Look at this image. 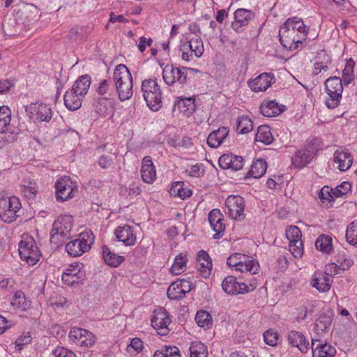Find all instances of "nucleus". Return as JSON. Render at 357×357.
Instances as JSON below:
<instances>
[{"label":"nucleus","instance_id":"nucleus-1","mask_svg":"<svg viewBox=\"0 0 357 357\" xmlns=\"http://www.w3.org/2000/svg\"><path fill=\"white\" fill-rule=\"evenodd\" d=\"M307 29L301 18H288L279 30L280 42L286 49L296 50L305 41Z\"/></svg>","mask_w":357,"mask_h":357},{"label":"nucleus","instance_id":"nucleus-2","mask_svg":"<svg viewBox=\"0 0 357 357\" xmlns=\"http://www.w3.org/2000/svg\"><path fill=\"white\" fill-rule=\"evenodd\" d=\"M113 79L116 91L121 101L128 100L132 96V77L128 68L123 64L116 66Z\"/></svg>","mask_w":357,"mask_h":357},{"label":"nucleus","instance_id":"nucleus-3","mask_svg":"<svg viewBox=\"0 0 357 357\" xmlns=\"http://www.w3.org/2000/svg\"><path fill=\"white\" fill-rule=\"evenodd\" d=\"M141 89L147 106L153 111H158L162 107V93L157 79L144 80Z\"/></svg>","mask_w":357,"mask_h":357},{"label":"nucleus","instance_id":"nucleus-4","mask_svg":"<svg viewBox=\"0 0 357 357\" xmlns=\"http://www.w3.org/2000/svg\"><path fill=\"white\" fill-rule=\"evenodd\" d=\"M18 250L21 259L31 266L35 265L41 257L40 250L34 238L28 234L22 236L19 243Z\"/></svg>","mask_w":357,"mask_h":357},{"label":"nucleus","instance_id":"nucleus-5","mask_svg":"<svg viewBox=\"0 0 357 357\" xmlns=\"http://www.w3.org/2000/svg\"><path fill=\"white\" fill-rule=\"evenodd\" d=\"M320 145L321 140L318 138L307 141L303 147L296 151L292 158L295 167L302 168L310 163L318 152Z\"/></svg>","mask_w":357,"mask_h":357},{"label":"nucleus","instance_id":"nucleus-6","mask_svg":"<svg viewBox=\"0 0 357 357\" xmlns=\"http://www.w3.org/2000/svg\"><path fill=\"white\" fill-rule=\"evenodd\" d=\"M94 241V236L91 231L82 232L79 237L66 245V250L69 255L75 257L88 252Z\"/></svg>","mask_w":357,"mask_h":357},{"label":"nucleus","instance_id":"nucleus-7","mask_svg":"<svg viewBox=\"0 0 357 357\" xmlns=\"http://www.w3.org/2000/svg\"><path fill=\"white\" fill-rule=\"evenodd\" d=\"M343 84L342 79L336 76L326 80L324 85L328 98L325 102L328 108L334 109L339 105L343 91Z\"/></svg>","mask_w":357,"mask_h":357},{"label":"nucleus","instance_id":"nucleus-8","mask_svg":"<svg viewBox=\"0 0 357 357\" xmlns=\"http://www.w3.org/2000/svg\"><path fill=\"white\" fill-rule=\"evenodd\" d=\"M18 197L13 196L0 199V218L5 222L10 223L15 220L17 213L21 208Z\"/></svg>","mask_w":357,"mask_h":357},{"label":"nucleus","instance_id":"nucleus-9","mask_svg":"<svg viewBox=\"0 0 357 357\" xmlns=\"http://www.w3.org/2000/svg\"><path fill=\"white\" fill-rule=\"evenodd\" d=\"M73 218L70 215H60L54 222L51 239L58 238L59 236L66 238L70 234L73 227Z\"/></svg>","mask_w":357,"mask_h":357},{"label":"nucleus","instance_id":"nucleus-10","mask_svg":"<svg viewBox=\"0 0 357 357\" xmlns=\"http://www.w3.org/2000/svg\"><path fill=\"white\" fill-rule=\"evenodd\" d=\"M55 190L57 201L64 202L75 196L74 192L77 191V188L68 176H64L57 180Z\"/></svg>","mask_w":357,"mask_h":357},{"label":"nucleus","instance_id":"nucleus-11","mask_svg":"<svg viewBox=\"0 0 357 357\" xmlns=\"http://www.w3.org/2000/svg\"><path fill=\"white\" fill-rule=\"evenodd\" d=\"M225 207L229 217L236 220H242L245 215L244 213L245 202L242 197L238 195L229 196L225 201Z\"/></svg>","mask_w":357,"mask_h":357},{"label":"nucleus","instance_id":"nucleus-12","mask_svg":"<svg viewBox=\"0 0 357 357\" xmlns=\"http://www.w3.org/2000/svg\"><path fill=\"white\" fill-rule=\"evenodd\" d=\"M162 77L167 85L176 82L183 84L187 81L185 67L176 68L173 65H166L162 71Z\"/></svg>","mask_w":357,"mask_h":357},{"label":"nucleus","instance_id":"nucleus-13","mask_svg":"<svg viewBox=\"0 0 357 357\" xmlns=\"http://www.w3.org/2000/svg\"><path fill=\"white\" fill-rule=\"evenodd\" d=\"M68 337L76 344L86 347H91L96 341V337L91 331L81 328L70 329Z\"/></svg>","mask_w":357,"mask_h":357},{"label":"nucleus","instance_id":"nucleus-14","mask_svg":"<svg viewBox=\"0 0 357 357\" xmlns=\"http://www.w3.org/2000/svg\"><path fill=\"white\" fill-rule=\"evenodd\" d=\"M171 321L172 320L167 310L164 307H160L153 312V316L151 319V326L158 331L159 335H165L169 333L168 326Z\"/></svg>","mask_w":357,"mask_h":357},{"label":"nucleus","instance_id":"nucleus-15","mask_svg":"<svg viewBox=\"0 0 357 357\" xmlns=\"http://www.w3.org/2000/svg\"><path fill=\"white\" fill-rule=\"evenodd\" d=\"M224 291L231 295L248 293L253 289L243 282H239L234 276L226 277L222 283Z\"/></svg>","mask_w":357,"mask_h":357},{"label":"nucleus","instance_id":"nucleus-16","mask_svg":"<svg viewBox=\"0 0 357 357\" xmlns=\"http://www.w3.org/2000/svg\"><path fill=\"white\" fill-rule=\"evenodd\" d=\"M234 21L231 23V28L236 33H241L244 30V27L253 18L254 15L251 10L238 8L234 12Z\"/></svg>","mask_w":357,"mask_h":357},{"label":"nucleus","instance_id":"nucleus-17","mask_svg":"<svg viewBox=\"0 0 357 357\" xmlns=\"http://www.w3.org/2000/svg\"><path fill=\"white\" fill-rule=\"evenodd\" d=\"M275 81L273 74L264 73L253 80L248 82L250 89L255 92L264 91Z\"/></svg>","mask_w":357,"mask_h":357},{"label":"nucleus","instance_id":"nucleus-18","mask_svg":"<svg viewBox=\"0 0 357 357\" xmlns=\"http://www.w3.org/2000/svg\"><path fill=\"white\" fill-rule=\"evenodd\" d=\"M223 215L218 209H213L208 214V221L213 230L215 232L213 238H220L225 229V225L223 222Z\"/></svg>","mask_w":357,"mask_h":357},{"label":"nucleus","instance_id":"nucleus-19","mask_svg":"<svg viewBox=\"0 0 357 357\" xmlns=\"http://www.w3.org/2000/svg\"><path fill=\"white\" fill-rule=\"evenodd\" d=\"M218 163L222 169H231L234 171L241 169L244 165L243 158L241 156L232 153L222 155L219 158Z\"/></svg>","mask_w":357,"mask_h":357},{"label":"nucleus","instance_id":"nucleus-20","mask_svg":"<svg viewBox=\"0 0 357 357\" xmlns=\"http://www.w3.org/2000/svg\"><path fill=\"white\" fill-rule=\"evenodd\" d=\"M310 348L313 357H332L336 354L334 347L328 343H323L318 340H312Z\"/></svg>","mask_w":357,"mask_h":357},{"label":"nucleus","instance_id":"nucleus-21","mask_svg":"<svg viewBox=\"0 0 357 357\" xmlns=\"http://www.w3.org/2000/svg\"><path fill=\"white\" fill-rule=\"evenodd\" d=\"M287 340L291 346L298 348L303 353H306L310 349L308 340L301 332L290 331L287 335Z\"/></svg>","mask_w":357,"mask_h":357},{"label":"nucleus","instance_id":"nucleus-22","mask_svg":"<svg viewBox=\"0 0 357 357\" xmlns=\"http://www.w3.org/2000/svg\"><path fill=\"white\" fill-rule=\"evenodd\" d=\"M197 267L203 278H207L210 276L212 271V261L206 252L201 250L198 252Z\"/></svg>","mask_w":357,"mask_h":357},{"label":"nucleus","instance_id":"nucleus-23","mask_svg":"<svg viewBox=\"0 0 357 357\" xmlns=\"http://www.w3.org/2000/svg\"><path fill=\"white\" fill-rule=\"evenodd\" d=\"M141 176L145 183H152L155 181L156 172L151 156H145L142 160Z\"/></svg>","mask_w":357,"mask_h":357},{"label":"nucleus","instance_id":"nucleus-24","mask_svg":"<svg viewBox=\"0 0 357 357\" xmlns=\"http://www.w3.org/2000/svg\"><path fill=\"white\" fill-rule=\"evenodd\" d=\"M311 284L318 291L326 292L331 288V280L328 273L315 272L312 276Z\"/></svg>","mask_w":357,"mask_h":357},{"label":"nucleus","instance_id":"nucleus-25","mask_svg":"<svg viewBox=\"0 0 357 357\" xmlns=\"http://www.w3.org/2000/svg\"><path fill=\"white\" fill-rule=\"evenodd\" d=\"M334 162L338 164V169L344 172L352 165L353 158L348 151L342 149H337L333 155Z\"/></svg>","mask_w":357,"mask_h":357},{"label":"nucleus","instance_id":"nucleus-26","mask_svg":"<svg viewBox=\"0 0 357 357\" xmlns=\"http://www.w3.org/2000/svg\"><path fill=\"white\" fill-rule=\"evenodd\" d=\"M115 234L118 241L123 242L127 246L132 245L135 243L136 237L133 234L132 227L128 225L119 227L115 231Z\"/></svg>","mask_w":357,"mask_h":357},{"label":"nucleus","instance_id":"nucleus-27","mask_svg":"<svg viewBox=\"0 0 357 357\" xmlns=\"http://www.w3.org/2000/svg\"><path fill=\"white\" fill-rule=\"evenodd\" d=\"M79 273L80 268L78 265H70L63 271L61 276L62 281L69 286L78 284L82 280Z\"/></svg>","mask_w":357,"mask_h":357},{"label":"nucleus","instance_id":"nucleus-28","mask_svg":"<svg viewBox=\"0 0 357 357\" xmlns=\"http://www.w3.org/2000/svg\"><path fill=\"white\" fill-rule=\"evenodd\" d=\"M284 110V106H280L275 100L264 101L260 106L262 115L267 117L276 116Z\"/></svg>","mask_w":357,"mask_h":357},{"label":"nucleus","instance_id":"nucleus-29","mask_svg":"<svg viewBox=\"0 0 357 357\" xmlns=\"http://www.w3.org/2000/svg\"><path fill=\"white\" fill-rule=\"evenodd\" d=\"M83 97V96H79L75 90L70 89L64 95V104L69 110H77L82 105Z\"/></svg>","mask_w":357,"mask_h":357},{"label":"nucleus","instance_id":"nucleus-30","mask_svg":"<svg viewBox=\"0 0 357 357\" xmlns=\"http://www.w3.org/2000/svg\"><path fill=\"white\" fill-rule=\"evenodd\" d=\"M229 129L222 127L211 132L207 138V144L211 148L218 147L228 135Z\"/></svg>","mask_w":357,"mask_h":357},{"label":"nucleus","instance_id":"nucleus-31","mask_svg":"<svg viewBox=\"0 0 357 357\" xmlns=\"http://www.w3.org/2000/svg\"><path fill=\"white\" fill-rule=\"evenodd\" d=\"M182 45L183 47L190 51L191 54H194L196 57H200L204 53V44L199 36L192 37L190 40Z\"/></svg>","mask_w":357,"mask_h":357},{"label":"nucleus","instance_id":"nucleus-32","mask_svg":"<svg viewBox=\"0 0 357 357\" xmlns=\"http://www.w3.org/2000/svg\"><path fill=\"white\" fill-rule=\"evenodd\" d=\"M103 259L107 264L112 267H117L125 259L123 256L118 255L112 252L107 245L102 248Z\"/></svg>","mask_w":357,"mask_h":357},{"label":"nucleus","instance_id":"nucleus-33","mask_svg":"<svg viewBox=\"0 0 357 357\" xmlns=\"http://www.w3.org/2000/svg\"><path fill=\"white\" fill-rule=\"evenodd\" d=\"M91 77L88 75H84L79 77L73 84L72 89L75 90L79 96H84L90 87Z\"/></svg>","mask_w":357,"mask_h":357},{"label":"nucleus","instance_id":"nucleus-34","mask_svg":"<svg viewBox=\"0 0 357 357\" xmlns=\"http://www.w3.org/2000/svg\"><path fill=\"white\" fill-rule=\"evenodd\" d=\"M255 140L266 145L271 144L273 141V136L270 127L266 125L260 126L255 135Z\"/></svg>","mask_w":357,"mask_h":357},{"label":"nucleus","instance_id":"nucleus-35","mask_svg":"<svg viewBox=\"0 0 357 357\" xmlns=\"http://www.w3.org/2000/svg\"><path fill=\"white\" fill-rule=\"evenodd\" d=\"M266 162L263 159H257L255 161H253L248 174L250 176L259 178L266 173Z\"/></svg>","mask_w":357,"mask_h":357},{"label":"nucleus","instance_id":"nucleus-36","mask_svg":"<svg viewBox=\"0 0 357 357\" xmlns=\"http://www.w3.org/2000/svg\"><path fill=\"white\" fill-rule=\"evenodd\" d=\"M180 111L186 116L192 114L195 111V99L193 98H181L177 102Z\"/></svg>","mask_w":357,"mask_h":357},{"label":"nucleus","instance_id":"nucleus-37","mask_svg":"<svg viewBox=\"0 0 357 357\" xmlns=\"http://www.w3.org/2000/svg\"><path fill=\"white\" fill-rule=\"evenodd\" d=\"M315 246L318 250L328 254L333 248L332 238L328 235L321 234L316 240Z\"/></svg>","mask_w":357,"mask_h":357},{"label":"nucleus","instance_id":"nucleus-38","mask_svg":"<svg viewBox=\"0 0 357 357\" xmlns=\"http://www.w3.org/2000/svg\"><path fill=\"white\" fill-rule=\"evenodd\" d=\"M11 110L7 106H0V133L8 130L11 121Z\"/></svg>","mask_w":357,"mask_h":357},{"label":"nucleus","instance_id":"nucleus-39","mask_svg":"<svg viewBox=\"0 0 357 357\" xmlns=\"http://www.w3.org/2000/svg\"><path fill=\"white\" fill-rule=\"evenodd\" d=\"M11 305L21 310H26L29 307V303L26 301L24 294L22 291H17L12 297Z\"/></svg>","mask_w":357,"mask_h":357},{"label":"nucleus","instance_id":"nucleus-40","mask_svg":"<svg viewBox=\"0 0 357 357\" xmlns=\"http://www.w3.org/2000/svg\"><path fill=\"white\" fill-rule=\"evenodd\" d=\"M188 261L187 255L181 253L178 255L174 259L170 271L174 275H179L185 271V264Z\"/></svg>","mask_w":357,"mask_h":357},{"label":"nucleus","instance_id":"nucleus-41","mask_svg":"<svg viewBox=\"0 0 357 357\" xmlns=\"http://www.w3.org/2000/svg\"><path fill=\"white\" fill-rule=\"evenodd\" d=\"M153 357H181V354L177 347L164 346L155 351Z\"/></svg>","mask_w":357,"mask_h":357},{"label":"nucleus","instance_id":"nucleus-42","mask_svg":"<svg viewBox=\"0 0 357 357\" xmlns=\"http://www.w3.org/2000/svg\"><path fill=\"white\" fill-rule=\"evenodd\" d=\"M195 321L197 325L202 328H211L213 325L212 317L206 310L197 311L195 316Z\"/></svg>","mask_w":357,"mask_h":357},{"label":"nucleus","instance_id":"nucleus-43","mask_svg":"<svg viewBox=\"0 0 357 357\" xmlns=\"http://www.w3.org/2000/svg\"><path fill=\"white\" fill-rule=\"evenodd\" d=\"M253 129L252 121L248 116L239 117L236 122V130L241 134L249 132Z\"/></svg>","mask_w":357,"mask_h":357},{"label":"nucleus","instance_id":"nucleus-44","mask_svg":"<svg viewBox=\"0 0 357 357\" xmlns=\"http://www.w3.org/2000/svg\"><path fill=\"white\" fill-rule=\"evenodd\" d=\"M354 61L350 59L347 61L344 70H342V82L344 85L349 84L351 81L354 79Z\"/></svg>","mask_w":357,"mask_h":357},{"label":"nucleus","instance_id":"nucleus-45","mask_svg":"<svg viewBox=\"0 0 357 357\" xmlns=\"http://www.w3.org/2000/svg\"><path fill=\"white\" fill-rule=\"evenodd\" d=\"M21 192L28 199H33L38 192V186L35 182L27 181L21 186Z\"/></svg>","mask_w":357,"mask_h":357},{"label":"nucleus","instance_id":"nucleus-46","mask_svg":"<svg viewBox=\"0 0 357 357\" xmlns=\"http://www.w3.org/2000/svg\"><path fill=\"white\" fill-rule=\"evenodd\" d=\"M345 236L349 244L357 245V220L353 221L348 225Z\"/></svg>","mask_w":357,"mask_h":357},{"label":"nucleus","instance_id":"nucleus-47","mask_svg":"<svg viewBox=\"0 0 357 357\" xmlns=\"http://www.w3.org/2000/svg\"><path fill=\"white\" fill-rule=\"evenodd\" d=\"M183 182L174 183L170 189L171 195H178L182 199L190 197L192 195V191L190 190L183 189Z\"/></svg>","mask_w":357,"mask_h":357},{"label":"nucleus","instance_id":"nucleus-48","mask_svg":"<svg viewBox=\"0 0 357 357\" xmlns=\"http://www.w3.org/2000/svg\"><path fill=\"white\" fill-rule=\"evenodd\" d=\"M97 93L100 96H105V98H110L114 93L113 84L107 79H102L100 82Z\"/></svg>","mask_w":357,"mask_h":357},{"label":"nucleus","instance_id":"nucleus-49","mask_svg":"<svg viewBox=\"0 0 357 357\" xmlns=\"http://www.w3.org/2000/svg\"><path fill=\"white\" fill-rule=\"evenodd\" d=\"M182 291L176 282H173L167 289V297L171 300H179L185 296Z\"/></svg>","mask_w":357,"mask_h":357},{"label":"nucleus","instance_id":"nucleus-50","mask_svg":"<svg viewBox=\"0 0 357 357\" xmlns=\"http://www.w3.org/2000/svg\"><path fill=\"white\" fill-rule=\"evenodd\" d=\"M287 238L289 242H294L301 245V231L296 226H291L286 233Z\"/></svg>","mask_w":357,"mask_h":357},{"label":"nucleus","instance_id":"nucleus-51","mask_svg":"<svg viewBox=\"0 0 357 357\" xmlns=\"http://www.w3.org/2000/svg\"><path fill=\"white\" fill-rule=\"evenodd\" d=\"M36 119L41 121H49L52 119V112L50 107L46 105H39Z\"/></svg>","mask_w":357,"mask_h":357},{"label":"nucleus","instance_id":"nucleus-52","mask_svg":"<svg viewBox=\"0 0 357 357\" xmlns=\"http://www.w3.org/2000/svg\"><path fill=\"white\" fill-rule=\"evenodd\" d=\"M351 184L348 181H344L335 188H332V194L335 197H340L351 191Z\"/></svg>","mask_w":357,"mask_h":357},{"label":"nucleus","instance_id":"nucleus-53","mask_svg":"<svg viewBox=\"0 0 357 357\" xmlns=\"http://www.w3.org/2000/svg\"><path fill=\"white\" fill-rule=\"evenodd\" d=\"M109 98H99L97 104L95 105L96 112L100 116H106L108 114V100Z\"/></svg>","mask_w":357,"mask_h":357},{"label":"nucleus","instance_id":"nucleus-54","mask_svg":"<svg viewBox=\"0 0 357 357\" xmlns=\"http://www.w3.org/2000/svg\"><path fill=\"white\" fill-rule=\"evenodd\" d=\"M246 259L245 255L241 253H234L229 256L227 260V264L231 267H238L240 264Z\"/></svg>","mask_w":357,"mask_h":357},{"label":"nucleus","instance_id":"nucleus-55","mask_svg":"<svg viewBox=\"0 0 357 357\" xmlns=\"http://www.w3.org/2000/svg\"><path fill=\"white\" fill-rule=\"evenodd\" d=\"M332 191L333 190L330 187L324 186L319 192V198L323 203L334 202V195L332 194Z\"/></svg>","mask_w":357,"mask_h":357},{"label":"nucleus","instance_id":"nucleus-56","mask_svg":"<svg viewBox=\"0 0 357 357\" xmlns=\"http://www.w3.org/2000/svg\"><path fill=\"white\" fill-rule=\"evenodd\" d=\"M190 352L200 355H208L207 347L200 342H193L190 347Z\"/></svg>","mask_w":357,"mask_h":357},{"label":"nucleus","instance_id":"nucleus-57","mask_svg":"<svg viewBox=\"0 0 357 357\" xmlns=\"http://www.w3.org/2000/svg\"><path fill=\"white\" fill-rule=\"evenodd\" d=\"M332 322V319L330 316L326 314H321L317 321V327H320L321 331H324L328 328Z\"/></svg>","mask_w":357,"mask_h":357},{"label":"nucleus","instance_id":"nucleus-58","mask_svg":"<svg viewBox=\"0 0 357 357\" xmlns=\"http://www.w3.org/2000/svg\"><path fill=\"white\" fill-rule=\"evenodd\" d=\"M264 339L266 344L274 346L277 344L278 335L272 330H268L264 333Z\"/></svg>","mask_w":357,"mask_h":357},{"label":"nucleus","instance_id":"nucleus-59","mask_svg":"<svg viewBox=\"0 0 357 357\" xmlns=\"http://www.w3.org/2000/svg\"><path fill=\"white\" fill-rule=\"evenodd\" d=\"M289 245L290 252L296 258L301 257L303 255V245L302 241L301 245L299 243H296L294 242H289Z\"/></svg>","mask_w":357,"mask_h":357},{"label":"nucleus","instance_id":"nucleus-60","mask_svg":"<svg viewBox=\"0 0 357 357\" xmlns=\"http://www.w3.org/2000/svg\"><path fill=\"white\" fill-rule=\"evenodd\" d=\"M54 357H77L75 353L67 349L59 347L52 351Z\"/></svg>","mask_w":357,"mask_h":357},{"label":"nucleus","instance_id":"nucleus-61","mask_svg":"<svg viewBox=\"0 0 357 357\" xmlns=\"http://www.w3.org/2000/svg\"><path fill=\"white\" fill-rule=\"evenodd\" d=\"M31 337L29 335V333H27L19 337L15 341V344L17 347H19V349H22V346L31 343Z\"/></svg>","mask_w":357,"mask_h":357},{"label":"nucleus","instance_id":"nucleus-62","mask_svg":"<svg viewBox=\"0 0 357 357\" xmlns=\"http://www.w3.org/2000/svg\"><path fill=\"white\" fill-rule=\"evenodd\" d=\"M83 29L79 27H73L69 31V37L75 41L82 38Z\"/></svg>","mask_w":357,"mask_h":357},{"label":"nucleus","instance_id":"nucleus-63","mask_svg":"<svg viewBox=\"0 0 357 357\" xmlns=\"http://www.w3.org/2000/svg\"><path fill=\"white\" fill-rule=\"evenodd\" d=\"M20 134L19 129L8 131L5 134V139L8 143H13L17 140Z\"/></svg>","mask_w":357,"mask_h":357},{"label":"nucleus","instance_id":"nucleus-64","mask_svg":"<svg viewBox=\"0 0 357 357\" xmlns=\"http://www.w3.org/2000/svg\"><path fill=\"white\" fill-rule=\"evenodd\" d=\"M130 346L133 348L137 353L142 351L144 348L143 342L139 338H132L130 341Z\"/></svg>","mask_w":357,"mask_h":357}]
</instances>
